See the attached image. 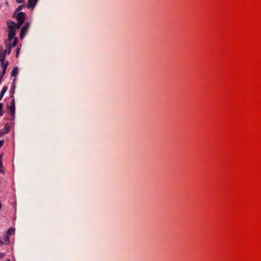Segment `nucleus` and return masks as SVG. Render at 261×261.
<instances>
[{
  "label": "nucleus",
  "mask_w": 261,
  "mask_h": 261,
  "mask_svg": "<svg viewBox=\"0 0 261 261\" xmlns=\"http://www.w3.org/2000/svg\"><path fill=\"white\" fill-rule=\"evenodd\" d=\"M5 128L6 129V133H8L9 132V126L8 125V124H7L5 126Z\"/></svg>",
  "instance_id": "4468645a"
},
{
  "label": "nucleus",
  "mask_w": 261,
  "mask_h": 261,
  "mask_svg": "<svg viewBox=\"0 0 261 261\" xmlns=\"http://www.w3.org/2000/svg\"><path fill=\"white\" fill-rule=\"evenodd\" d=\"M25 7V5H20L17 8V11H21L23 8Z\"/></svg>",
  "instance_id": "9b49d317"
},
{
  "label": "nucleus",
  "mask_w": 261,
  "mask_h": 261,
  "mask_svg": "<svg viewBox=\"0 0 261 261\" xmlns=\"http://www.w3.org/2000/svg\"><path fill=\"white\" fill-rule=\"evenodd\" d=\"M6 261H11L10 259H7Z\"/></svg>",
  "instance_id": "412c9836"
},
{
  "label": "nucleus",
  "mask_w": 261,
  "mask_h": 261,
  "mask_svg": "<svg viewBox=\"0 0 261 261\" xmlns=\"http://www.w3.org/2000/svg\"><path fill=\"white\" fill-rule=\"evenodd\" d=\"M7 25L9 29L8 39L6 41V48L5 50H3L5 55L6 53L9 54L11 52L12 47L15 46L18 42L17 38L15 37L14 23L11 20L8 21Z\"/></svg>",
  "instance_id": "f257e3e1"
},
{
  "label": "nucleus",
  "mask_w": 261,
  "mask_h": 261,
  "mask_svg": "<svg viewBox=\"0 0 261 261\" xmlns=\"http://www.w3.org/2000/svg\"><path fill=\"white\" fill-rule=\"evenodd\" d=\"M5 255V254L4 253H0V258H3Z\"/></svg>",
  "instance_id": "dca6fc26"
},
{
  "label": "nucleus",
  "mask_w": 261,
  "mask_h": 261,
  "mask_svg": "<svg viewBox=\"0 0 261 261\" xmlns=\"http://www.w3.org/2000/svg\"><path fill=\"white\" fill-rule=\"evenodd\" d=\"M7 89H8L7 87H6V86L4 87L1 93L4 95L5 93L7 91Z\"/></svg>",
  "instance_id": "f8f14e48"
},
{
  "label": "nucleus",
  "mask_w": 261,
  "mask_h": 261,
  "mask_svg": "<svg viewBox=\"0 0 261 261\" xmlns=\"http://www.w3.org/2000/svg\"><path fill=\"white\" fill-rule=\"evenodd\" d=\"M5 60V55L3 51V48H0V60Z\"/></svg>",
  "instance_id": "1a4fd4ad"
},
{
  "label": "nucleus",
  "mask_w": 261,
  "mask_h": 261,
  "mask_svg": "<svg viewBox=\"0 0 261 261\" xmlns=\"http://www.w3.org/2000/svg\"><path fill=\"white\" fill-rule=\"evenodd\" d=\"M38 0H29L28 8L34 9Z\"/></svg>",
  "instance_id": "423d86ee"
},
{
  "label": "nucleus",
  "mask_w": 261,
  "mask_h": 261,
  "mask_svg": "<svg viewBox=\"0 0 261 261\" xmlns=\"http://www.w3.org/2000/svg\"><path fill=\"white\" fill-rule=\"evenodd\" d=\"M3 153H1L0 155V173H4V166L3 165L2 162V159H3Z\"/></svg>",
  "instance_id": "0eeeda50"
},
{
  "label": "nucleus",
  "mask_w": 261,
  "mask_h": 261,
  "mask_svg": "<svg viewBox=\"0 0 261 261\" xmlns=\"http://www.w3.org/2000/svg\"><path fill=\"white\" fill-rule=\"evenodd\" d=\"M25 14L23 12H19L17 15V23L13 22L15 24V32L16 29H19L25 20Z\"/></svg>",
  "instance_id": "f03ea898"
},
{
  "label": "nucleus",
  "mask_w": 261,
  "mask_h": 261,
  "mask_svg": "<svg viewBox=\"0 0 261 261\" xmlns=\"http://www.w3.org/2000/svg\"><path fill=\"white\" fill-rule=\"evenodd\" d=\"M9 110L11 116H13L15 114V100L14 98L11 100V102L10 103L9 106Z\"/></svg>",
  "instance_id": "7ed1b4c3"
},
{
  "label": "nucleus",
  "mask_w": 261,
  "mask_h": 261,
  "mask_svg": "<svg viewBox=\"0 0 261 261\" xmlns=\"http://www.w3.org/2000/svg\"><path fill=\"white\" fill-rule=\"evenodd\" d=\"M4 244V242H3L0 240V245H3V244Z\"/></svg>",
  "instance_id": "aec40b11"
},
{
  "label": "nucleus",
  "mask_w": 261,
  "mask_h": 261,
  "mask_svg": "<svg viewBox=\"0 0 261 261\" xmlns=\"http://www.w3.org/2000/svg\"><path fill=\"white\" fill-rule=\"evenodd\" d=\"M0 61L1 62V65H2V68L4 69V70H6L7 68V67L8 66V61H6V62H4L5 61V60L2 61V60H0Z\"/></svg>",
  "instance_id": "6e6552de"
},
{
  "label": "nucleus",
  "mask_w": 261,
  "mask_h": 261,
  "mask_svg": "<svg viewBox=\"0 0 261 261\" xmlns=\"http://www.w3.org/2000/svg\"><path fill=\"white\" fill-rule=\"evenodd\" d=\"M6 71V70H4V69H3V71H2V75H4L5 74Z\"/></svg>",
  "instance_id": "f3484780"
},
{
  "label": "nucleus",
  "mask_w": 261,
  "mask_h": 261,
  "mask_svg": "<svg viewBox=\"0 0 261 261\" xmlns=\"http://www.w3.org/2000/svg\"><path fill=\"white\" fill-rule=\"evenodd\" d=\"M18 72V68L17 67L14 68L12 72V76H16Z\"/></svg>",
  "instance_id": "9d476101"
},
{
  "label": "nucleus",
  "mask_w": 261,
  "mask_h": 261,
  "mask_svg": "<svg viewBox=\"0 0 261 261\" xmlns=\"http://www.w3.org/2000/svg\"><path fill=\"white\" fill-rule=\"evenodd\" d=\"M15 228L13 227H11L7 231V236L6 237L5 242L6 243L9 242V236H12L14 234Z\"/></svg>",
  "instance_id": "39448f33"
},
{
  "label": "nucleus",
  "mask_w": 261,
  "mask_h": 261,
  "mask_svg": "<svg viewBox=\"0 0 261 261\" xmlns=\"http://www.w3.org/2000/svg\"><path fill=\"white\" fill-rule=\"evenodd\" d=\"M4 96V94H2V93H1L0 94V100L2 99V98H3Z\"/></svg>",
  "instance_id": "6ab92c4d"
},
{
  "label": "nucleus",
  "mask_w": 261,
  "mask_h": 261,
  "mask_svg": "<svg viewBox=\"0 0 261 261\" xmlns=\"http://www.w3.org/2000/svg\"><path fill=\"white\" fill-rule=\"evenodd\" d=\"M3 105L2 103H0V116H2L3 114Z\"/></svg>",
  "instance_id": "ddd939ff"
},
{
  "label": "nucleus",
  "mask_w": 261,
  "mask_h": 261,
  "mask_svg": "<svg viewBox=\"0 0 261 261\" xmlns=\"http://www.w3.org/2000/svg\"><path fill=\"white\" fill-rule=\"evenodd\" d=\"M29 27V23H27L22 28L20 32V38L22 39L25 34L27 33V32L28 30Z\"/></svg>",
  "instance_id": "20e7f679"
},
{
  "label": "nucleus",
  "mask_w": 261,
  "mask_h": 261,
  "mask_svg": "<svg viewBox=\"0 0 261 261\" xmlns=\"http://www.w3.org/2000/svg\"><path fill=\"white\" fill-rule=\"evenodd\" d=\"M16 2L18 4H24L25 0H16Z\"/></svg>",
  "instance_id": "2eb2a0df"
},
{
  "label": "nucleus",
  "mask_w": 261,
  "mask_h": 261,
  "mask_svg": "<svg viewBox=\"0 0 261 261\" xmlns=\"http://www.w3.org/2000/svg\"><path fill=\"white\" fill-rule=\"evenodd\" d=\"M19 49L18 48H17V51H16V56L19 54Z\"/></svg>",
  "instance_id": "a211bd4d"
}]
</instances>
